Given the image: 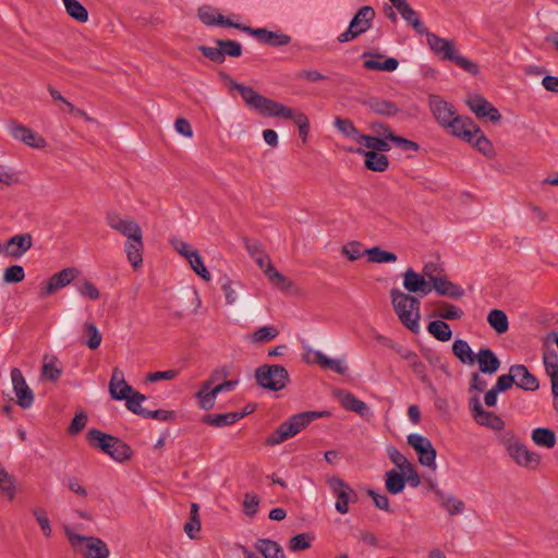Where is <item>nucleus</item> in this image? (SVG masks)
Here are the masks:
<instances>
[{"mask_svg":"<svg viewBox=\"0 0 558 558\" xmlns=\"http://www.w3.org/2000/svg\"><path fill=\"white\" fill-rule=\"evenodd\" d=\"M319 366L324 369H331L339 375H344L348 371V366L341 360L330 359L327 355H324Z\"/></svg>","mask_w":558,"mask_h":558,"instance_id":"64","label":"nucleus"},{"mask_svg":"<svg viewBox=\"0 0 558 558\" xmlns=\"http://www.w3.org/2000/svg\"><path fill=\"white\" fill-rule=\"evenodd\" d=\"M403 288L411 293L427 295L432 292V284L426 280L423 274H417L409 268L403 274Z\"/></svg>","mask_w":558,"mask_h":558,"instance_id":"19","label":"nucleus"},{"mask_svg":"<svg viewBox=\"0 0 558 558\" xmlns=\"http://www.w3.org/2000/svg\"><path fill=\"white\" fill-rule=\"evenodd\" d=\"M201 530V518L198 513V505H191V518L190 521L184 524V532L191 538H196L195 533Z\"/></svg>","mask_w":558,"mask_h":558,"instance_id":"50","label":"nucleus"},{"mask_svg":"<svg viewBox=\"0 0 558 558\" xmlns=\"http://www.w3.org/2000/svg\"><path fill=\"white\" fill-rule=\"evenodd\" d=\"M354 151L365 157L364 165L368 170L383 172L389 167V159L383 153L366 151L362 147L356 148Z\"/></svg>","mask_w":558,"mask_h":558,"instance_id":"29","label":"nucleus"},{"mask_svg":"<svg viewBox=\"0 0 558 558\" xmlns=\"http://www.w3.org/2000/svg\"><path fill=\"white\" fill-rule=\"evenodd\" d=\"M356 143L363 144L366 151L386 153L390 150V145L384 138L372 135L361 134L356 137Z\"/></svg>","mask_w":558,"mask_h":558,"instance_id":"33","label":"nucleus"},{"mask_svg":"<svg viewBox=\"0 0 558 558\" xmlns=\"http://www.w3.org/2000/svg\"><path fill=\"white\" fill-rule=\"evenodd\" d=\"M279 335V330L274 326L259 327L251 335V341L254 343L269 342Z\"/></svg>","mask_w":558,"mask_h":558,"instance_id":"51","label":"nucleus"},{"mask_svg":"<svg viewBox=\"0 0 558 558\" xmlns=\"http://www.w3.org/2000/svg\"><path fill=\"white\" fill-rule=\"evenodd\" d=\"M427 44L430 50L444 60H452L456 56L454 43L439 37L433 33H427Z\"/></svg>","mask_w":558,"mask_h":558,"instance_id":"21","label":"nucleus"},{"mask_svg":"<svg viewBox=\"0 0 558 558\" xmlns=\"http://www.w3.org/2000/svg\"><path fill=\"white\" fill-rule=\"evenodd\" d=\"M363 65L367 70L392 72L397 70L399 62L395 58H388L384 62L375 60H365Z\"/></svg>","mask_w":558,"mask_h":558,"instance_id":"54","label":"nucleus"},{"mask_svg":"<svg viewBox=\"0 0 558 558\" xmlns=\"http://www.w3.org/2000/svg\"><path fill=\"white\" fill-rule=\"evenodd\" d=\"M86 438L93 448L102 451L114 461L124 462L132 457V450L124 441L99 429L88 430Z\"/></svg>","mask_w":558,"mask_h":558,"instance_id":"2","label":"nucleus"},{"mask_svg":"<svg viewBox=\"0 0 558 558\" xmlns=\"http://www.w3.org/2000/svg\"><path fill=\"white\" fill-rule=\"evenodd\" d=\"M295 435L296 433L291 424L286 421L281 423L278 428L266 438L265 442L267 446H277Z\"/></svg>","mask_w":558,"mask_h":558,"instance_id":"37","label":"nucleus"},{"mask_svg":"<svg viewBox=\"0 0 558 558\" xmlns=\"http://www.w3.org/2000/svg\"><path fill=\"white\" fill-rule=\"evenodd\" d=\"M507 451L521 466L536 468L539 463V456L536 452L530 451L521 441L513 437L507 442Z\"/></svg>","mask_w":558,"mask_h":558,"instance_id":"13","label":"nucleus"},{"mask_svg":"<svg viewBox=\"0 0 558 558\" xmlns=\"http://www.w3.org/2000/svg\"><path fill=\"white\" fill-rule=\"evenodd\" d=\"M385 486L390 494H400L405 487V478L395 470L388 471L386 473Z\"/></svg>","mask_w":558,"mask_h":558,"instance_id":"46","label":"nucleus"},{"mask_svg":"<svg viewBox=\"0 0 558 558\" xmlns=\"http://www.w3.org/2000/svg\"><path fill=\"white\" fill-rule=\"evenodd\" d=\"M255 548L265 558H286L281 546L271 539L260 538L255 543Z\"/></svg>","mask_w":558,"mask_h":558,"instance_id":"34","label":"nucleus"},{"mask_svg":"<svg viewBox=\"0 0 558 558\" xmlns=\"http://www.w3.org/2000/svg\"><path fill=\"white\" fill-rule=\"evenodd\" d=\"M435 495L450 515L459 514L463 511L464 504L462 500L456 499L440 489H435Z\"/></svg>","mask_w":558,"mask_h":558,"instance_id":"39","label":"nucleus"},{"mask_svg":"<svg viewBox=\"0 0 558 558\" xmlns=\"http://www.w3.org/2000/svg\"><path fill=\"white\" fill-rule=\"evenodd\" d=\"M428 332L437 340L446 342L452 337L450 326L444 320H434L427 326Z\"/></svg>","mask_w":558,"mask_h":558,"instance_id":"45","label":"nucleus"},{"mask_svg":"<svg viewBox=\"0 0 558 558\" xmlns=\"http://www.w3.org/2000/svg\"><path fill=\"white\" fill-rule=\"evenodd\" d=\"M64 534L73 549L84 558H108L110 555L107 544L98 537L80 535L68 525L64 526Z\"/></svg>","mask_w":558,"mask_h":558,"instance_id":"3","label":"nucleus"},{"mask_svg":"<svg viewBox=\"0 0 558 558\" xmlns=\"http://www.w3.org/2000/svg\"><path fill=\"white\" fill-rule=\"evenodd\" d=\"M510 373L513 375L514 385L526 391H535L538 389L537 378L530 373L526 366L522 364L512 365Z\"/></svg>","mask_w":558,"mask_h":558,"instance_id":"24","label":"nucleus"},{"mask_svg":"<svg viewBox=\"0 0 558 558\" xmlns=\"http://www.w3.org/2000/svg\"><path fill=\"white\" fill-rule=\"evenodd\" d=\"M387 453L391 462L400 470H409L410 463L409 460L396 448V447H388Z\"/></svg>","mask_w":558,"mask_h":558,"instance_id":"63","label":"nucleus"},{"mask_svg":"<svg viewBox=\"0 0 558 558\" xmlns=\"http://www.w3.org/2000/svg\"><path fill=\"white\" fill-rule=\"evenodd\" d=\"M335 395L345 410L355 412L362 417L372 416L369 407L364 401L357 399L353 393L338 390Z\"/></svg>","mask_w":558,"mask_h":558,"instance_id":"22","label":"nucleus"},{"mask_svg":"<svg viewBox=\"0 0 558 558\" xmlns=\"http://www.w3.org/2000/svg\"><path fill=\"white\" fill-rule=\"evenodd\" d=\"M531 438L535 445L547 449H551L556 445L555 432L549 428L538 427L533 429Z\"/></svg>","mask_w":558,"mask_h":558,"instance_id":"38","label":"nucleus"},{"mask_svg":"<svg viewBox=\"0 0 558 558\" xmlns=\"http://www.w3.org/2000/svg\"><path fill=\"white\" fill-rule=\"evenodd\" d=\"M11 134L15 140L21 141L29 147L41 149L47 146V141L41 135H38L32 129L23 124L13 125L11 128Z\"/></svg>","mask_w":558,"mask_h":558,"instance_id":"20","label":"nucleus"},{"mask_svg":"<svg viewBox=\"0 0 558 558\" xmlns=\"http://www.w3.org/2000/svg\"><path fill=\"white\" fill-rule=\"evenodd\" d=\"M134 389L130 386L125 379L122 371L119 367H114L109 383V392L114 400H125Z\"/></svg>","mask_w":558,"mask_h":558,"instance_id":"23","label":"nucleus"},{"mask_svg":"<svg viewBox=\"0 0 558 558\" xmlns=\"http://www.w3.org/2000/svg\"><path fill=\"white\" fill-rule=\"evenodd\" d=\"M428 104L434 118L444 128L457 114L453 106L437 95L429 96Z\"/></svg>","mask_w":558,"mask_h":558,"instance_id":"18","label":"nucleus"},{"mask_svg":"<svg viewBox=\"0 0 558 558\" xmlns=\"http://www.w3.org/2000/svg\"><path fill=\"white\" fill-rule=\"evenodd\" d=\"M216 44L218 47H220V49L223 53V58L226 56L236 58V57H240L242 53V47L238 41L218 39L216 41Z\"/></svg>","mask_w":558,"mask_h":558,"instance_id":"59","label":"nucleus"},{"mask_svg":"<svg viewBox=\"0 0 558 558\" xmlns=\"http://www.w3.org/2000/svg\"><path fill=\"white\" fill-rule=\"evenodd\" d=\"M58 360L54 356H45L41 374L46 379L56 381L61 375V368L57 365Z\"/></svg>","mask_w":558,"mask_h":558,"instance_id":"52","label":"nucleus"},{"mask_svg":"<svg viewBox=\"0 0 558 558\" xmlns=\"http://www.w3.org/2000/svg\"><path fill=\"white\" fill-rule=\"evenodd\" d=\"M435 290L439 295H442V296H448V298H451V299H461L463 295H464V290L451 282L446 274L438 278L433 284H432V290Z\"/></svg>","mask_w":558,"mask_h":558,"instance_id":"31","label":"nucleus"},{"mask_svg":"<svg viewBox=\"0 0 558 558\" xmlns=\"http://www.w3.org/2000/svg\"><path fill=\"white\" fill-rule=\"evenodd\" d=\"M374 17L375 11L372 7H362L351 20L348 29L341 33L337 40L341 44L354 40L372 27Z\"/></svg>","mask_w":558,"mask_h":558,"instance_id":"5","label":"nucleus"},{"mask_svg":"<svg viewBox=\"0 0 558 558\" xmlns=\"http://www.w3.org/2000/svg\"><path fill=\"white\" fill-rule=\"evenodd\" d=\"M260 114L266 117L292 120L299 128V134L303 143L306 142L307 135L310 133V121L306 114L303 113L302 111L294 110L278 101L270 99Z\"/></svg>","mask_w":558,"mask_h":558,"instance_id":"4","label":"nucleus"},{"mask_svg":"<svg viewBox=\"0 0 558 558\" xmlns=\"http://www.w3.org/2000/svg\"><path fill=\"white\" fill-rule=\"evenodd\" d=\"M252 257L274 287L281 291H289L293 287V282L275 268L269 255L264 251L252 253Z\"/></svg>","mask_w":558,"mask_h":558,"instance_id":"8","label":"nucleus"},{"mask_svg":"<svg viewBox=\"0 0 558 558\" xmlns=\"http://www.w3.org/2000/svg\"><path fill=\"white\" fill-rule=\"evenodd\" d=\"M243 32L255 36L259 40L274 47L286 46L290 43V36L268 31L266 28L243 27Z\"/></svg>","mask_w":558,"mask_h":558,"instance_id":"26","label":"nucleus"},{"mask_svg":"<svg viewBox=\"0 0 558 558\" xmlns=\"http://www.w3.org/2000/svg\"><path fill=\"white\" fill-rule=\"evenodd\" d=\"M329 412L308 411L293 415L288 422L291 424L295 433H300L313 420L323 416H328Z\"/></svg>","mask_w":558,"mask_h":558,"instance_id":"32","label":"nucleus"},{"mask_svg":"<svg viewBox=\"0 0 558 558\" xmlns=\"http://www.w3.org/2000/svg\"><path fill=\"white\" fill-rule=\"evenodd\" d=\"M107 226L123 235L126 240L135 238L143 233L141 226L131 216H124L116 210L108 211L106 215Z\"/></svg>","mask_w":558,"mask_h":558,"instance_id":"9","label":"nucleus"},{"mask_svg":"<svg viewBox=\"0 0 558 558\" xmlns=\"http://www.w3.org/2000/svg\"><path fill=\"white\" fill-rule=\"evenodd\" d=\"M25 278L24 268L20 265L8 267L3 274V281L5 283H19Z\"/></svg>","mask_w":558,"mask_h":558,"instance_id":"61","label":"nucleus"},{"mask_svg":"<svg viewBox=\"0 0 558 558\" xmlns=\"http://www.w3.org/2000/svg\"><path fill=\"white\" fill-rule=\"evenodd\" d=\"M391 304L401 324L412 332L420 330V307L417 298L398 289L390 290Z\"/></svg>","mask_w":558,"mask_h":558,"instance_id":"1","label":"nucleus"},{"mask_svg":"<svg viewBox=\"0 0 558 558\" xmlns=\"http://www.w3.org/2000/svg\"><path fill=\"white\" fill-rule=\"evenodd\" d=\"M452 353L463 364L473 365L475 363L476 354L465 340L457 339L452 344Z\"/></svg>","mask_w":558,"mask_h":558,"instance_id":"35","label":"nucleus"},{"mask_svg":"<svg viewBox=\"0 0 558 558\" xmlns=\"http://www.w3.org/2000/svg\"><path fill=\"white\" fill-rule=\"evenodd\" d=\"M367 106L372 111L380 116H396L399 112L397 105L392 101L372 98L368 100Z\"/></svg>","mask_w":558,"mask_h":558,"instance_id":"41","label":"nucleus"},{"mask_svg":"<svg viewBox=\"0 0 558 558\" xmlns=\"http://www.w3.org/2000/svg\"><path fill=\"white\" fill-rule=\"evenodd\" d=\"M80 270L75 267L64 268L61 271L52 275L45 287V294H52L57 290L68 286L78 275Z\"/></svg>","mask_w":558,"mask_h":558,"instance_id":"25","label":"nucleus"},{"mask_svg":"<svg viewBox=\"0 0 558 558\" xmlns=\"http://www.w3.org/2000/svg\"><path fill=\"white\" fill-rule=\"evenodd\" d=\"M66 13L80 23H85L88 21V11L86 8L77 0H62Z\"/></svg>","mask_w":558,"mask_h":558,"instance_id":"43","label":"nucleus"},{"mask_svg":"<svg viewBox=\"0 0 558 558\" xmlns=\"http://www.w3.org/2000/svg\"><path fill=\"white\" fill-rule=\"evenodd\" d=\"M124 252L129 263L132 265L134 269H138L143 264V252H144V242H143V233L125 240L124 243Z\"/></svg>","mask_w":558,"mask_h":558,"instance_id":"27","label":"nucleus"},{"mask_svg":"<svg viewBox=\"0 0 558 558\" xmlns=\"http://www.w3.org/2000/svg\"><path fill=\"white\" fill-rule=\"evenodd\" d=\"M256 380L265 389L278 391L287 386L288 371L281 365H263L256 369Z\"/></svg>","mask_w":558,"mask_h":558,"instance_id":"6","label":"nucleus"},{"mask_svg":"<svg viewBox=\"0 0 558 558\" xmlns=\"http://www.w3.org/2000/svg\"><path fill=\"white\" fill-rule=\"evenodd\" d=\"M146 400V397L138 391H133L126 399L125 405L129 411L145 417L148 414V410L142 408V402Z\"/></svg>","mask_w":558,"mask_h":558,"instance_id":"49","label":"nucleus"},{"mask_svg":"<svg viewBox=\"0 0 558 558\" xmlns=\"http://www.w3.org/2000/svg\"><path fill=\"white\" fill-rule=\"evenodd\" d=\"M476 128L477 125L471 118L458 114L445 125L450 134L461 137L468 143H472V134Z\"/></svg>","mask_w":558,"mask_h":558,"instance_id":"17","label":"nucleus"},{"mask_svg":"<svg viewBox=\"0 0 558 558\" xmlns=\"http://www.w3.org/2000/svg\"><path fill=\"white\" fill-rule=\"evenodd\" d=\"M487 323L498 335H504L509 329L508 317L501 310H492L487 315Z\"/></svg>","mask_w":558,"mask_h":558,"instance_id":"40","label":"nucleus"},{"mask_svg":"<svg viewBox=\"0 0 558 558\" xmlns=\"http://www.w3.org/2000/svg\"><path fill=\"white\" fill-rule=\"evenodd\" d=\"M335 126L345 136L353 138L356 142V137L361 134L357 129L354 126L352 121L348 119L336 118Z\"/></svg>","mask_w":558,"mask_h":558,"instance_id":"60","label":"nucleus"},{"mask_svg":"<svg viewBox=\"0 0 558 558\" xmlns=\"http://www.w3.org/2000/svg\"><path fill=\"white\" fill-rule=\"evenodd\" d=\"M401 16L413 26L418 34H425L426 29L420 21L418 14L409 5L408 2L403 3L397 9Z\"/></svg>","mask_w":558,"mask_h":558,"instance_id":"44","label":"nucleus"},{"mask_svg":"<svg viewBox=\"0 0 558 558\" xmlns=\"http://www.w3.org/2000/svg\"><path fill=\"white\" fill-rule=\"evenodd\" d=\"M469 409L477 424L495 430H500L504 428V421L494 412L484 410L478 396H474L469 400Z\"/></svg>","mask_w":558,"mask_h":558,"instance_id":"12","label":"nucleus"},{"mask_svg":"<svg viewBox=\"0 0 558 558\" xmlns=\"http://www.w3.org/2000/svg\"><path fill=\"white\" fill-rule=\"evenodd\" d=\"M83 327H84V332L87 337L85 344L90 350L98 349L99 345L101 344L102 336L99 332L97 326L92 322H86Z\"/></svg>","mask_w":558,"mask_h":558,"instance_id":"48","label":"nucleus"},{"mask_svg":"<svg viewBox=\"0 0 558 558\" xmlns=\"http://www.w3.org/2000/svg\"><path fill=\"white\" fill-rule=\"evenodd\" d=\"M11 380L17 404L23 409L31 408L34 403V393L19 368L11 371Z\"/></svg>","mask_w":558,"mask_h":558,"instance_id":"16","label":"nucleus"},{"mask_svg":"<svg viewBox=\"0 0 558 558\" xmlns=\"http://www.w3.org/2000/svg\"><path fill=\"white\" fill-rule=\"evenodd\" d=\"M475 362L478 364V369L483 374L493 375L497 373L500 367V361L497 355L488 348H482L476 354Z\"/></svg>","mask_w":558,"mask_h":558,"instance_id":"28","label":"nucleus"},{"mask_svg":"<svg viewBox=\"0 0 558 558\" xmlns=\"http://www.w3.org/2000/svg\"><path fill=\"white\" fill-rule=\"evenodd\" d=\"M471 144L484 156L493 157L495 155L492 142L485 136L480 126H477L474 134H472Z\"/></svg>","mask_w":558,"mask_h":558,"instance_id":"42","label":"nucleus"},{"mask_svg":"<svg viewBox=\"0 0 558 558\" xmlns=\"http://www.w3.org/2000/svg\"><path fill=\"white\" fill-rule=\"evenodd\" d=\"M219 77L229 87L230 90H238L245 104L259 113L263 112L270 100L269 98L258 94L252 87L236 83L228 73L220 72Z\"/></svg>","mask_w":558,"mask_h":558,"instance_id":"7","label":"nucleus"},{"mask_svg":"<svg viewBox=\"0 0 558 558\" xmlns=\"http://www.w3.org/2000/svg\"><path fill=\"white\" fill-rule=\"evenodd\" d=\"M236 385L238 380H225L216 386H211L208 390L199 389L195 395L199 408L206 411L214 409L218 393L231 391Z\"/></svg>","mask_w":558,"mask_h":558,"instance_id":"14","label":"nucleus"},{"mask_svg":"<svg viewBox=\"0 0 558 558\" xmlns=\"http://www.w3.org/2000/svg\"><path fill=\"white\" fill-rule=\"evenodd\" d=\"M465 102L478 119L487 118L492 122H499L501 119L498 109L481 95H471L466 98Z\"/></svg>","mask_w":558,"mask_h":558,"instance_id":"15","label":"nucleus"},{"mask_svg":"<svg viewBox=\"0 0 558 558\" xmlns=\"http://www.w3.org/2000/svg\"><path fill=\"white\" fill-rule=\"evenodd\" d=\"M408 444L415 450L422 465L436 470V450L430 440L418 434H410Z\"/></svg>","mask_w":558,"mask_h":558,"instance_id":"10","label":"nucleus"},{"mask_svg":"<svg viewBox=\"0 0 558 558\" xmlns=\"http://www.w3.org/2000/svg\"><path fill=\"white\" fill-rule=\"evenodd\" d=\"M437 315L442 319H460L463 316V312L456 305L441 302L439 303V310Z\"/></svg>","mask_w":558,"mask_h":558,"instance_id":"56","label":"nucleus"},{"mask_svg":"<svg viewBox=\"0 0 558 558\" xmlns=\"http://www.w3.org/2000/svg\"><path fill=\"white\" fill-rule=\"evenodd\" d=\"M365 255H367L371 263L376 264L395 263L397 260V255L395 253L384 251L379 246L366 250Z\"/></svg>","mask_w":558,"mask_h":558,"instance_id":"47","label":"nucleus"},{"mask_svg":"<svg viewBox=\"0 0 558 558\" xmlns=\"http://www.w3.org/2000/svg\"><path fill=\"white\" fill-rule=\"evenodd\" d=\"M244 415H245V413H241V412H229V413H223V414H209V415H206L203 418V421H204V423L211 425V426L223 427V426H228V425L235 423L236 421L242 418Z\"/></svg>","mask_w":558,"mask_h":558,"instance_id":"36","label":"nucleus"},{"mask_svg":"<svg viewBox=\"0 0 558 558\" xmlns=\"http://www.w3.org/2000/svg\"><path fill=\"white\" fill-rule=\"evenodd\" d=\"M229 376V369L227 366H221V367H218L216 369H214L210 374V376L208 377L207 380H205L202 386H201V389H205V390H208L210 389L211 386H214L215 384L219 383V381H225L227 380Z\"/></svg>","mask_w":558,"mask_h":558,"instance_id":"58","label":"nucleus"},{"mask_svg":"<svg viewBox=\"0 0 558 558\" xmlns=\"http://www.w3.org/2000/svg\"><path fill=\"white\" fill-rule=\"evenodd\" d=\"M191 268L205 281H209L211 279L210 272L207 270V268L204 266L203 259L197 252L190 255V258L187 259Z\"/></svg>","mask_w":558,"mask_h":558,"instance_id":"55","label":"nucleus"},{"mask_svg":"<svg viewBox=\"0 0 558 558\" xmlns=\"http://www.w3.org/2000/svg\"><path fill=\"white\" fill-rule=\"evenodd\" d=\"M33 245V238L29 233L12 236L5 244L7 253L14 257H21Z\"/></svg>","mask_w":558,"mask_h":558,"instance_id":"30","label":"nucleus"},{"mask_svg":"<svg viewBox=\"0 0 558 558\" xmlns=\"http://www.w3.org/2000/svg\"><path fill=\"white\" fill-rule=\"evenodd\" d=\"M422 274L426 279H428L427 281L433 284L438 278L445 275V270L441 265L429 262L423 266Z\"/></svg>","mask_w":558,"mask_h":558,"instance_id":"57","label":"nucleus"},{"mask_svg":"<svg viewBox=\"0 0 558 558\" xmlns=\"http://www.w3.org/2000/svg\"><path fill=\"white\" fill-rule=\"evenodd\" d=\"M327 484L332 494L337 497L336 510L341 514L349 512V502L356 500L354 490L340 477L331 476L327 478Z\"/></svg>","mask_w":558,"mask_h":558,"instance_id":"11","label":"nucleus"},{"mask_svg":"<svg viewBox=\"0 0 558 558\" xmlns=\"http://www.w3.org/2000/svg\"><path fill=\"white\" fill-rule=\"evenodd\" d=\"M314 539V536L310 533H301L295 536H293L289 541V549L291 551L298 553L305 550L311 547L312 541Z\"/></svg>","mask_w":558,"mask_h":558,"instance_id":"53","label":"nucleus"},{"mask_svg":"<svg viewBox=\"0 0 558 558\" xmlns=\"http://www.w3.org/2000/svg\"><path fill=\"white\" fill-rule=\"evenodd\" d=\"M387 140L391 141L396 146L401 148L404 151L418 150V145L415 142L407 140L402 136L396 135L393 132H387Z\"/></svg>","mask_w":558,"mask_h":558,"instance_id":"62","label":"nucleus"}]
</instances>
